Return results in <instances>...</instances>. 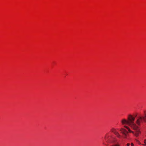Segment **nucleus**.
I'll return each mask as SVG.
<instances>
[{"mask_svg": "<svg viewBox=\"0 0 146 146\" xmlns=\"http://www.w3.org/2000/svg\"><path fill=\"white\" fill-rule=\"evenodd\" d=\"M144 115H139L137 118L135 123L138 127L146 121V110L144 111Z\"/></svg>", "mask_w": 146, "mask_h": 146, "instance_id": "20e7f679", "label": "nucleus"}, {"mask_svg": "<svg viewBox=\"0 0 146 146\" xmlns=\"http://www.w3.org/2000/svg\"><path fill=\"white\" fill-rule=\"evenodd\" d=\"M110 132L113 133L117 138H120L121 137V135L118 132V129H117L115 128L114 127H112L110 129Z\"/></svg>", "mask_w": 146, "mask_h": 146, "instance_id": "39448f33", "label": "nucleus"}, {"mask_svg": "<svg viewBox=\"0 0 146 146\" xmlns=\"http://www.w3.org/2000/svg\"><path fill=\"white\" fill-rule=\"evenodd\" d=\"M127 146H133L134 144L133 143H131L130 144V143H128L126 144Z\"/></svg>", "mask_w": 146, "mask_h": 146, "instance_id": "0eeeda50", "label": "nucleus"}, {"mask_svg": "<svg viewBox=\"0 0 146 146\" xmlns=\"http://www.w3.org/2000/svg\"><path fill=\"white\" fill-rule=\"evenodd\" d=\"M104 139L106 142L108 143L106 144L103 143V144L106 145V146H120L116 137L110 132L106 134Z\"/></svg>", "mask_w": 146, "mask_h": 146, "instance_id": "f03ea898", "label": "nucleus"}, {"mask_svg": "<svg viewBox=\"0 0 146 146\" xmlns=\"http://www.w3.org/2000/svg\"><path fill=\"white\" fill-rule=\"evenodd\" d=\"M143 144H142V145L143 146L146 145V139H144L143 140Z\"/></svg>", "mask_w": 146, "mask_h": 146, "instance_id": "423d86ee", "label": "nucleus"}, {"mask_svg": "<svg viewBox=\"0 0 146 146\" xmlns=\"http://www.w3.org/2000/svg\"><path fill=\"white\" fill-rule=\"evenodd\" d=\"M137 127L136 129H133L135 131H134L132 130L129 126L125 125L123 127L121 128L119 130L123 135V137L124 139L127 138L129 133H132L135 136L137 137L141 133V131L139 127L137 126Z\"/></svg>", "mask_w": 146, "mask_h": 146, "instance_id": "7ed1b4c3", "label": "nucleus"}, {"mask_svg": "<svg viewBox=\"0 0 146 146\" xmlns=\"http://www.w3.org/2000/svg\"><path fill=\"white\" fill-rule=\"evenodd\" d=\"M137 115L134 116L131 114H128L127 116V119L123 118L121 120V124L123 125H127L130 127L132 129H136L138 127L136 125L134 121Z\"/></svg>", "mask_w": 146, "mask_h": 146, "instance_id": "f257e3e1", "label": "nucleus"}]
</instances>
